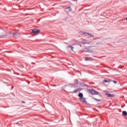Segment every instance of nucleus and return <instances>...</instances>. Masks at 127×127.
<instances>
[{
	"instance_id": "6",
	"label": "nucleus",
	"mask_w": 127,
	"mask_h": 127,
	"mask_svg": "<svg viewBox=\"0 0 127 127\" xmlns=\"http://www.w3.org/2000/svg\"><path fill=\"white\" fill-rule=\"evenodd\" d=\"M86 86V84L84 83V82H80V91H82V90H84V88H81L82 87H84Z\"/></svg>"
},
{
	"instance_id": "2",
	"label": "nucleus",
	"mask_w": 127,
	"mask_h": 127,
	"mask_svg": "<svg viewBox=\"0 0 127 127\" xmlns=\"http://www.w3.org/2000/svg\"><path fill=\"white\" fill-rule=\"evenodd\" d=\"M88 92L89 94H91V95H99V92L95 90L94 89L89 90Z\"/></svg>"
},
{
	"instance_id": "1",
	"label": "nucleus",
	"mask_w": 127,
	"mask_h": 127,
	"mask_svg": "<svg viewBox=\"0 0 127 127\" xmlns=\"http://www.w3.org/2000/svg\"><path fill=\"white\" fill-rule=\"evenodd\" d=\"M80 34L81 35H84L85 36H88L89 37H94V35L90 33H87L86 32L80 31Z\"/></svg>"
},
{
	"instance_id": "26",
	"label": "nucleus",
	"mask_w": 127,
	"mask_h": 127,
	"mask_svg": "<svg viewBox=\"0 0 127 127\" xmlns=\"http://www.w3.org/2000/svg\"><path fill=\"white\" fill-rule=\"evenodd\" d=\"M104 92L108 93V91H106Z\"/></svg>"
},
{
	"instance_id": "21",
	"label": "nucleus",
	"mask_w": 127,
	"mask_h": 127,
	"mask_svg": "<svg viewBox=\"0 0 127 127\" xmlns=\"http://www.w3.org/2000/svg\"><path fill=\"white\" fill-rule=\"evenodd\" d=\"M112 81L113 82V83H114V84H117V83H118V81H116V80H113Z\"/></svg>"
},
{
	"instance_id": "5",
	"label": "nucleus",
	"mask_w": 127,
	"mask_h": 127,
	"mask_svg": "<svg viewBox=\"0 0 127 127\" xmlns=\"http://www.w3.org/2000/svg\"><path fill=\"white\" fill-rule=\"evenodd\" d=\"M40 32V31L37 29H34L32 30V33H34V34H38Z\"/></svg>"
},
{
	"instance_id": "11",
	"label": "nucleus",
	"mask_w": 127,
	"mask_h": 127,
	"mask_svg": "<svg viewBox=\"0 0 127 127\" xmlns=\"http://www.w3.org/2000/svg\"><path fill=\"white\" fill-rule=\"evenodd\" d=\"M122 114L123 115V116L124 117H127V111H123Z\"/></svg>"
},
{
	"instance_id": "15",
	"label": "nucleus",
	"mask_w": 127,
	"mask_h": 127,
	"mask_svg": "<svg viewBox=\"0 0 127 127\" xmlns=\"http://www.w3.org/2000/svg\"><path fill=\"white\" fill-rule=\"evenodd\" d=\"M67 48H70L71 50L73 51V49H74V48L72 47V46L70 45L67 47Z\"/></svg>"
},
{
	"instance_id": "27",
	"label": "nucleus",
	"mask_w": 127,
	"mask_h": 127,
	"mask_svg": "<svg viewBox=\"0 0 127 127\" xmlns=\"http://www.w3.org/2000/svg\"><path fill=\"white\" fill-rule=\"evenodd\" d=\"M92 84H95V83H94V82H93Z\"/></svg>"
},
{
	"instance_id": "24",
	"label": "nucleus",
	"mask_w": 127,
	"mask_h": 127,
	"mask_svg": "<svg viewBox=\"0 0 127 127\" xmlns=\"http://www.w3.org/2000/svg\"><path fill=\"white\" fill-rule=\"evenodd\" d=\"M78 97H80V93H78Z\"/></svg>"
},
{
	"instance_id": "7",
	"label": "nucleus",
	"mask_w": 127,
	"mask_h": 127,
	"mask_svg": "<svg viewBox=\"0 0 127 127\" xmlns=\"http://www.w3.org/2000/svg\"><path fill=\"white\" fill-rule=\"evenodd\" d=\"M4 33H5V31H4V30H0V37H1V36H5V34Z\"/></svg>"
},
{
	"instance_id": "16",
	"label": "nucleus",
	"mask_w": 127,
	"mask_h": 127,
	"mask_svg": "<svg viewBox=\"0 0 127 127\" xmlns=\"http://www.w3.org/2000/svg\"><path fill=\"white\" fill-rule=\"evenodd\" d=\"M84 52H90V50H89V49L85 48L84 49Z\"/></svg>"
},
{
	"instance_id": "10",
	"label": "nucleus",
	"mask_w": 127,
	"mask_h": 127,
	"mask_svg": "<svg viewBox=\"0 0 127 127\" xmlns=\"http://www.w3.org/2000/svg\"><path fill=\"white\" fill-rule=\"evenodd\" d=\"M65 10L67 12H69L71 11V7H68L67 8H66Z\"/></svg>"
},
{
	"instance_id": "4",
	"label": "nucleus",
	"mask_w": 127,
	"mask_h": 127,
	"mask_svg": "<svg viewBox=\"0 0 127 127\" xmlns=\"http://www.w3.org/2000/svg\"><path fill=\"white\" fill-rule=\"evenodd\" d=\"M105 96H107L108 98H115V97H116V95L115 94H112L109 93H105Z\"/></svg>"
},
{
	"instance_id": "18",
	"label": "nucleus",
	"mask_w": 127,
	"mask_h": 127,
	"mask_svg": "<svg viewBox=\"0 0 127 127\" xmlns=\"http://www.w3.org/2000/svg\"><path fill=\"white\" fill-rule=\"evenodd\" d=\"M95 101H98V102H102V100L100 99H98L96 98H93Z\"/></svg>"
},
{
	"instance_id": "17",
	"label": "nucleus",
	"mask_w": 127,
	"mask_h": 127,
	"mask_svg": "<svg viewBox=\"0 0 127 127\" xmlns=\"http://www.w3.org/2000/svg\"><path fill=\"white\" fill-rule=\"evenodd\" d=\"M77 92H78V93L80 92V88H77L73 92V93H77Z\"/></svg>"
},
{
	"instance_id": "9",
	"label": "nucleus",
	"mask_w": 127,
	"mask_h": 127,
	"mask_svg": "<svg viewBox=\"0 0 127 127\" xmlns=\"http://www.w3.org/2000/svg\"><path fill=\"white\" fill-rule=\"evenodd\" d=\"M79 83V82L77 80H75L74 82V84L73 85V88H76V87H78V85L77 84Z\"/></svg>"
},
{
	"instance_id": "13",
	"label": "nucleus",
	"mask_w": 127,
	"mask_h": 127,
	"mask_svg": "<svg viewBox=\"0 0 127 127\" xmlns=\"http://www.w3.org/2000/svg\"><path fill=\"white\" fill-rule=\"evenodd\" d=\"M97 95H98L99 99H102L103 98V96L100 93L98 92V94Z\"/></svg>"
},
{
	"instance_id": "8",
	"label": "nucleus",
	"mask_w": 127,
	"mask_h": 127,
	"mask_svg": "<svg viewBox=\"0 0 127 127\" xmlns=\"http://www.w3.org/2000/svg\"><path fill=\"white\" fill-rule=\"evenodd\" d=\"M91 43H92V42L90 41V42H80V44H82V45H84V44H91Z\"/></svg>"
},
{
	"instance_id": "25",
	"label": "nucleus",
	"mask_w": 127,
	"mask_h": 127,
	"mask_svg": "<svg viewBox=\"0 0 127 127\" xmlns=\"http://www.w3.org/2000/svg\"><path fill=\"white\" fill-rule=\"evenodd\" d=\"M22 103H25V102L22 101Z\"/></svg>"
},
{
	"instance_id": "3",
	"label": "nucleus",
	"mask_w": 127,
	"mask_h": 127,
	"mask_svg": "<svg viewBox=\"0 0 127 127\" xmlns=\"http://www.w3.org/2000/svg\"><path fill=\"white\" fill-rule=\"evenodd\" d=\"M80 102H82L84 103L85 105H87V106L90 105V104L89 103L87 102V101H86V98L83 97L82 98H80Z\"/></svg>"
},
{
	"instance_id": "19",
	"label": "nucleus",
	"mask_w": 127,
	"mask_h": 127,
	"mask_svg": "<svg viewBox=\"0 0 127 127\" xmlns=\"http://www.w3.org/2000/svg\"><path fill=\"white\" fill-rule=\"evenodd\" d=\"M82 98H84V96L82 93H80V99H81Z\"/></svg>"
},
{
	"instance_id": "20",
	"label": "nucleus",
	"mask_w": 127,
	"mask_h": 127,
	"mask_svg": "<svg viewBox=\"0 0 127 127\" xmlns=\"http://www.w3.org/2000/svg\"><path fill=\"white\" fill-rule=\"evenodd\" d=\"M103 82H104V83H108V82H109V81H108V79H104L103 80Z\"/></svg>"
},
{
	"instance_id": "12",
	"label": "nucleus",
	"mask_w": 127,
	"mask_h": 127,
	"mask_svg": "<svg viewBox=\"0 0 127 127\" xmlns=\"http://www.w3.org/2000/svg\"><path fill=\"white\" fill-rule=\"evenodd\" d=\"M85 60L86 61H91V60H92V58L89 57H85Z\"/></svg>"
},
{
	"instance_id": "28",
	"label": "nucleus",
	"mask_w": 127,
	"mask_h": 127,
	"mask_svg": "<svg viewBox=\"0 0 127 127\" xmlns=\"http://www.w3.org/2000/svg\"><path fill=\"white\" fill-rule=\"evenodd\" d=\"M80 46H82L81 45H80Z\"/></svg>"
},
{
	"instance_id": "22",
	"label": "nucleus",
	"mask_w": 127,
	"mask_h": 127,
	"mask_svg": "<svg viewBox=\"0 0 127 127\" xmlns=\"http://www.w3.org/2000/svg\"><path fill=\"white\" fill-rule=\"evenodd\" d=\"M108 83H110L111 82H112V80H111V79H108Z\"/></svg>"
},
{
	"instance_id": "23",
	"label": "nucleus",
	"mask_w": 127,
	"mask_h": 127,
	"mask_svg": "<svg viewBox=\"0 0 127 127\" xmlns=\"http://www.w3.org/2000/svg\"><path fill=\"white\" fill-rule=\"evenodd\" d=\"M73 1H76L77 0H72Z\"/></svg>"
},
{
	"instance_id": "14",
	"label": "nucleus",
	"mask_w": 127,
	"mask_h": 127,
	"mask_svg": "<svg viewBox=\"0 0 127 127\" xmlns=\"http://www.w3.org/2000/svg\"><path fill=\"white\" fill-rule=\"evenodd\" d=\"M17 35H18V33L17 32L13 33V36H14V37H15V36H17Z\"/></svg>"
}]
</instances>
